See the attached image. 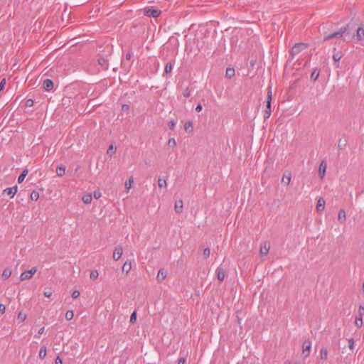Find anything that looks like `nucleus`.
Here are the masks:
<instances>
[{
  "mask_svg": "<svg viewBox=\"0 0 364 364\" xmlns=\"http://www.w3.org/2000/svg\"><path fill=\"white\" fill-rule=\"evenodd\" d=\"M272 98V87L269 86L267 88V95L266 99V109L264 110V118L268 119L271 115V102Z\"/></svg>",
  "mask_w": 364,
  "mask_h": 364,
  "instance_id": "f257e3e1",
  "label": "nucleus"
},
{
  "mask_svg": "<svg viewBox=\"0 0 364 364\" xmlns=\"http://www.w3.org/2000/svg\"><path fill=\"white\" fill-rule=\"evenodd\" d=\"M348 25L342 27L339 31L336 32H333L323 38V41H328L333 38H340L343 36V35L348 30Z\"/></svg>",
  "mask_w": 364,
  "mask_h": 364,
  "instance_id": "f03ea898",
  "label": "nucleus"
},
{
  "mask_svg": "<svg viewBox=\"0 0 364 364\" xmlns=\"http://www.w3.org/2000/svg\"><path fill=\"white\" fill-rule=\"evenodd\" d=\"M307 48V44L303 43H296L291 50V54L295 55L299 54L302 50Z\"/></svg>",
  "mask_w": 364,
  "mask_h": 364,
  "instance_id": "7ed1b4c3",
  "label": "nucleus"
},
{
  "mask_svg": "<svg viewBox=\"0 0 364 364\" xmlns=\"http://www.w3.org/2000/svg\"><path fill=\"white\" fill-rule=\"evenodd\" d=\"M144 15L149 17L156 18L161 14V10L146 8L144 12Z\"/></svg>",
  "mask_w": 364,
  "mask_h": 364,
  "instance_id": "20e7f679",
  "label": "nucleus"
},
{
  "mask_svg": "<svg viewBox=\"0 0 364 364\" xmlns=\"http://www.w3.org/2000/svg\"><path fill=\"white\" fill-rule=\"evenodd\" d=\"M311 342L309 340H306L303 343V355L304 357H307L310 354L311 351Z\"/></svg>",
  "mask_w": 364,
  "mask_h": 364,
  "instance_id": "39448f33",
  "label": "nucleus"
},
{
  "mask_svg": "<svg viewBox=\"0 0 364 364\" xmlns=\"http://www.w3.org/2000/svg\"><path fill=\"white\" fill-rule=\"evenodd\" d=\"M270 245L267 242H264L260 247L259 254L262 256L267 255L269 251Z\"/></svg>",
  "mask_w": 364,
  "mask_h": 364,
  "instance_id": "423d86ee",
  "label": "nucleus"
},
{
  "mask_svg": "<svg viewBox=\"0 0 364 364\" xmlns=\"http://www.w3.org/2000/svg\"><path fill=\"white\" fill-rule=\"evenodd\" d=\"M216 274L218 279L220 282H223L225 279L226 275L225 270L223 267H218L216 269Z\"/></svg>",
  "mask_w": 364,
  "mask_h": 364,
  "instance_id": "0eeeda50",
  "label": "nucleus"
},
{
  "mask_svg": "<svg viewBox=\"0 0 364 364\" xmlns=\"http://www.w3.org/2000/svg\"><path fill=\"white\" fill-rule=\"evenodd\" d=\"M123 254V250L121 247H117L113 252V259L115 261H117L122 255Z\"/></svg>",
  "mask_w": 364,
  "mask_h": 364,
  "instance_id": "6e6552de",
  "label": "nucleus"
},
{
  "mask_svg": "<svg viewBox=\"0 0 364 364\" xmlns=\"http://www.w3.org/2000/svg\"><path fill=\"white\" fill-rule=\"evenodd\" d=\"M43 87L46 91H50L53 88V82L50 79H46L43 81Z\"/></svg>",
  "mask_w": 364,
  "mask_h": 364,
  "instance_id": "1a4fd4ad",
  "label": "nucleus"
},
{
  "mask_svg": "<svg viewBox=\"0 0 364 364\" xmlns=\"http://www.w3.org/2000/svg\"><path fill=\"white\" fill-rule=\"evenodd\" d=\"M325 208V200L323 198H320L316 204V210L318 213L322 212Z\"/></svg>",
  "mask_w": 364,
  "mask_h": 364,
  "instance_id": "9d476101",
  "label": "nucleus"
},
{
  "mask_svg": "<svg viewBox=\"0 0 364 364\" xmlns=\"http://www.w3.org/2000/svg\"><path fill=\"white\" fill-rule=\"evenodd\" d=\"M326 164L324 161H322L320 164L318 168V173L320 175L321 178H323L326 173Z\"/></svg>",
  "mask_w": 364,
  "mask_h": 364,
  "instance_id": "9b49d317",
  "label": "nucleus"
},
{
  "mask_svg": "<svg viewBox=\"0 0 364 364\" xmlns=\"http://www.w3.org/2000/svg\"><path fill=\"white\" fill-rule=\"evenodd\" d=\"M17 186H15L11 188H7L4 191V193H6L7 195L10 196L11 198H13L14 195L17 192Z\"/></svg>",
  "mask_w": 364,
  "mask_h": 364,
  "instance_id": "f8f14e48",
  "label": "nucleus"
},
{
  "mask_svg": "<svg viewBox=\"0 0 364 364\" xmlns=\"http://www.w3.org/2000/svg\"><path fill=\"white\" fill-rule=\"evenodd\" d=\"M291 174L290 172L284 173L282 178V183L288 186L291 182Z\"/></svg>",
  "mask_w": 364,
  "mask_h": 364,
  "instance_id": "ddd939ff",
  "label": "nucleus"
},
{
  "mask_svg": "<svg viewBox=\"0 0 364 364\" xmlns=\"http://www.w3.org/2000/svg\"><path fill=\"white\" fill-rule=\"evenodd\" d=\"M174 209L177 213H182V211H183V200H179L175 203Z\"/></svg>",
  "mask_w": 364,
  "mask_h": 364,
  "instance_id": "4468645a",
  "label": "nucleus"
},
{
  "mask_svg": "<svg viewBox=\"0 0 364 364\" xmlns=\"http://www.w3.org/2000/svg\"><path fill=\"white\" fill-rule=\"evenodd\" d=\"M166 276H167V272L164 269H160L158 272L156 278L159 282H162L163 280H164L166 279Z\"/></svg>",
  "mask_w": 364,
  "mask_h": 364,
  "instance_id": "2eb2a0df",
  "label": "nucleus"
},
{
  "mask_svg": "<svg viewBox=\"0 0 364 364\" xmlns=\"http://www.w3.org/2000/svg\"><path fill=\"white\" fill-rule=\"evenodd\" d=\"M346 211L343 209H341L338 212V220L341 223H343L346 221Z\"/></svg>",
  "mask_w": 364,
  "mask_h": 364,
  "instance_id": "dca6fc26",
  "label": "nucleus"
},
{
  "mask_svg": "<svg viewBox=\"0 0 364 364\" xmlns=\"http://www.w3.org/2000/svg\"><path fill=\"white\" fill-rule=\"evenodd\" d=\"M98 63L102 66L103 70L108 68V60L105 58H100L98 59Z\"/></svg>",
  "mask_w": 364,
  "mask_h": 364,
  "instance_id": "f3484780",
  "label": "nucleus"
},
{
  "mask_svg": "<svg viewBox=\"0 0 364 364\" xmlns=\"http://www.w3.org/2000/svg\"><path fill=\"white\" fill-rule=\"evenodd\" d=\"M65 173V167L63 165H60L56 168V174L58 176H63Z\"/></svg>",
  "mask_w": 364,
  "mask_h": 364,
  "instance_id": "a211bd4d",
  "label": "nucleus"
},
{
  "mask_svg": "<svg viewBox=\"0 0 364 364\" xmlns=\"http://www.w3.org/2000/svg\"><path fill=\"white\" fill-rule=\"evenodd\" d=\"M132 269L131 262H125L122 266V272H126L127 274Z\"/></svg>",
  "mask_w": 364,
  "mask_h": 364,
  "instance_id": "6ab92c4d",
  "label": "nucleus"
},
{
  "mask_svg": "<svg viewBox=\"0 0 364 364\" xmlns=\"http://www.w3.org/2000/svg\"><path fill=\"white\" fill-rule=\"evenodd\" d=\"M356 36L358 40H361L364 37V25L357 29Z\"/></svg>",
  "mask_w": 364,
  "mask_h": 364,
  "instance_id": "aec40b11",
  "label": "nucleus"
},
{
  "mask_svg": "<svg viewBox=\"0 0 364 364\" xmlns=\"http://www.w3.org/2000/svg\"><path fill=\"white\" fill-rule=\"evenodd\" d=\"M184 129H185L186 132H189V133L192 132L193 130L192 122H191V121L186 122L184 125Z\"/></svg>",
  "mask_w": 364,
  "mask_h": 364,
  "instance_id": "412c9836",
  "label": "nucleus"
},
{
  "mask_svg": "<svg viewBox=\"0 0 364 364\" xmlns=\"http://www.w3.org/2000/svg\"><path fill=\"white\" fill-rule=\"evenodd\" d=\"M320 358L321 360H326L328 358V350L326 348H322L321 349Z\"/></svg>",
  "mask_w": 364,
  "mask_h": 364,
  "instance_id": "4be33fe9",
  "label": "nucleus"
},
{
  "mask_svg": "<svg viewBox=\"0 0 364 364\" xmlns=\"http://www.w3.org/2000/svg\"><path fill=\"white\" fill-rule=\"evenodd\" d=\"M82 200L85 204H89L92 202V196L91 194H85L82 196Z\"/></svg>",
  "mask_w": 364,
  "mask_h": 364,
  "instance_id": "5701e85b",
  "label": "nucleus"
},
{
  "mask_svg": "<svg viewBox=\"0 0 364 364\" xmlns=\"http://www.w3.org/2000/svg\"><path fill=\"white\" fill-rule=\"evenodd\" d=\"M11 268H6L4 271H3V273H2V277L4 279H6L10 277V276L11 275Z\"/></svg>",
  "mask_w": 364,
  "mask_h": 364,
  "instance_id": "b1692460",
  "label": "nucleus"
},
{
  "mask_svg": "<svg viewBox=\"0 0 364 364\" xmlns=\"http://www.w3.org/2000/svg\"><path fill=\"white\" fill-rule=\"evenodd\" d=\"M225 75L228 78H231L235 75V70L232 68H228L226 69Z\"/></svg>",
  "mask_w": 364,
  "mask_h": 364,
  "instance_id": "393cba45",
  "label": "nucleus"
},
{
  "mask_svg": "<svg viewBox=\"0 0 364 364\" xmlns=\"http://www.w3.org/2000/svg\"><path fill=\"white\" fill-rule=\"evenodd\" d=\"M31 277H32V276L31 274H29V272L28 271H26V272H23L21 273V274L20 276V279L21 281H24L26 279H29Z\"/></svg>",
  "mask_w": 364,
  "mask_h": 364,
  "instance_id": "a878e982",
  "label": "nucleus"
},
{
  "mask_svg": "<svg viewBox=\"0 0 364 364\" xmlns=\"http://www.w3.org/2000/svg\"><path fill=\"white\" fill-rule=\"evenodd\" d=\"M355 324L358 328H361L363 326V316L358 315L355 318Z\"/></svg>",
  "mask_w": 364,
  "mask_h": 364,
  "instance_id": "bb28decb",
  "label": "nucleus"
},
{
  "mask_svg": "<svg viewBox=\"0 0 364 364\" xmlns=\"http://www.w3.org/2000/svg\"><path fill=\"white\" fill-rule=\"evenodd\" d=\"M28 170L27 169H24L23 171V172L21 173V174L18 176V182L19 183H22L25 178V177L27 176L28 174Z\"/></svg>",
  "mask_w": 364,
  "mask_h": 364,
  "instance_id": "cd10ccee",
  "label": "nucleus"
},
{
  "mask_svg": "<svg viewBox=\"0 0 364 364\" xmlns=\"http://www.w3.org/2000/svg\"><path fill=\"white\" fill-rule=\"evenodd\" d=\"M133 183L134 179L132 176L130 177L129 180L125 182V188L127 189V191H129L132 188Z\"/></svg>",
  "mask_w": 364,
  "mask_h": 364,
  "instance_id": "c85d7f7f",
  "label": "nucleus"
},
{
  "mask_svg": "<svg viewBox=\"0 0 364 364\" xmlns=\"http://www.w3.org/2000/svg\"><path fill=\"white\" fill-rule=\"evenodd\" d=\"M46 347L42 346L39 351V357L41 359H43L46 357Z\"/></svg>",
  "mask_w": 364,
  "mask_h": 364,
  "instance_id": "c756f323",
  "label": "nucleus"
},
{
  "mask_svg": "<svg viewBox=\"0 0 364 364\" xmlns=\"http://www.w3.org/2000/svg\"><path fill=\"white\" fill-rule=\"evenodd\" d=\"M116 149V146H114L112 144H111L107 151V154L112 156L115 153Z\"/></svg>",
  "mask_w": 364,
  "mask_h": 364,
  "instance_id": "7c9ffc66",
  "label": "nucleus"
},
{
  "mask_svg": "<svg viewBox=\"0 0 364 364\" xmlns=\"http://www.w3.org/2000/svg\"><path fill=\"white\" fill-rule=\"evenodd\" d=\"M39 198V193L38 191H33L31 193V199L32 200H37Z\"/></svg>",
  "mask_w": 364,
  "mask_h": 364,
  "instance_id": "2f4dec72",
  "label": "nucleus"
},
{
  "mask_svg": "<svg viewBox=\"0 0 364 364\" xmlns=\"http://www.w3.org/2000/svg\"><path fill=\"white\" fill-rule=\"evenodd\" d=\"M158 186L159 188L166 187V186H167L166 181L165 179L159 178Z\"/></svg>",
  "mask_w": 364,
  "mask_h": 364,
  "instance_id": "473e14b6",
  "label": "nucleus"
},
{
  "mask_svg": "<svg viewBox=\"0 0 364 364\" xmlns=\"http://www.w3.org/2000/svg\"><path fill=\"white\" fill-rule=\"evenodd\" d=\"M99 273L97 270H92L90 273V277L91 279L95 280L98 277Z\"/></svg>",
  "mask_w": 364,
  "mask_h": 364,
  "instance_id": "72a5a7b5",
  "label": "nucleus"
},
{
  "mask_svg": "<svg viewBox=\"0 0 364 364\" xmlns=\"http://www.w3.org/2000/svg\"><path fill=\"white\" fill-rule=\"evenodd\" d=\"M74 316V313L73 311H68L66 313H65V318L68 320V321H70L71 320Z\"/></svg>",
  "mask_w": 364,
  "mask_h": 364,
  "instance_id": "f704fd0d",
  "label": "nucleus"
},
{
  "mask_svg": "<svg viewBox=\"0 0 364 364\" xmlns=\"http://www.w3.org/2000/svg\"><path fill=\"white\" fill-rule=\"evenodd\" d=\"M172 68H173V67H172V65H171V63H166V66H165V73H166V74L170 73L171 72V70H172Z\"/></svg>",
  "mask_w": 364,
  "mask_h": 364,
  "instance_id": "c9c22d12",
  "label": "nucleus"
},
{
  "mask_svg": "<svg viewBox=\"0 0 364 364\" xmlns=\"http://www.w3.org/2000/svg\"><path fill=\"white\" fill-rule=\"evenodd\" d=\"M26 314L20 311L18 314V319L20 321H23L26 320Z\"/></svg>",
  "mask_w": 364,
  "mask_h": 364,
  "instance_id": "e433bc0d",
  "label": "nucleus"
},
{
  "mask_svg": "<svg viewBox=\"0 0 364 364\" xmlns=\"http://www.w3.org/2000/svg\"><path fill=\"white\" fill-rule=\"evenodd\" d=\"M341 58V55L339 53H334L333 55V59L336 63H338V61Z\"/></svg>",
  "mask_w": 364,
  "mask_h": 364,
  "instance_id": "4c0bfd02",
  "label": "nucleus"
},
{
  "mask_svg": "<svg viewBox=\"0 0 364 364\" xmlns=\"http://www.w3.org/2000/svg\"><path fill=\"white\" fill-rule=\"evenodd\" d=\"M176 142L175 139H173V138L169 139V140L168 141V146L170 147H174V146H176Z\"/></svg>",
  "mask_w": 364,
  "mask_h": 364,
  "instance_id": "58836bf2",
  "label": "nucleus"
},
{
  "mask_svg": "<svg viewBox=\"0 0 364 364\" xmlns=\"http://www.w3.org/2000/svg\"><path fill=\"white\" fill-rule=\"evenodd\" d=\"M136 321V312L134 311L130 316V322L134 323Z\"/></svg>",
  "mask_w": 364,
  "mask_h": 364,
  "instance_id": "ea45409f",
  "label": "nucleus"
},
{
  "mask_svg": "<svg viewBox=\"0 0 364 364\" xmlns=\"http://www.w3.org/2000/svg\"><path fill=\"white\" fill-rule=\"evenodd\" d=\"M183 97H186V98H187V97H190V95H191V90H189V88H188V87H186V88L183 90Z\"/></svg>",
  "mask_w": 364,
  "mask_h": 364,
  "instance_id": "a19ab883",
  "label": "nucleus"
},
{
  "mask_svg": "<svg viewBox=\"0 0 364 364\" xmlns=\"http://www.w3.org/2000/svg\"><path fill=\"white\" fill-rule=\"evenodd\" d=\"M203 255V257H204L205 258H208V257H210V249H209V248H205V249H204Z\"/></svg>",
  "mask_w": 364,
  "mask_h": 364,
  "instance_id": "79ce46f5",
  "label": "nucleus"
},
{
  "mask_svg": "<svg viewBox=\"0 0 364 364\" xmlns=\"http://www.w3.org/2000/svg\"><path fill=\"white\" fill-rule=\"evenodd\" d=\"M348 347L349 348L353 350L354 348V340L353 338L348 339Z\"/></svg>",
  "mask_w": 364,
  "mask_h": 364,
  "instance_id": "37998d69",
  "label": "nucleus"
},
{
  "mask_svg": "<svg viewBox=\"0 0 364 364\" xmlns=\"http://www.w3.org/2000/svg\"><path fill=\"white\" fill-rule=\"evenodd\" d=\"M80 293L78 290H75L72 294V297L76 299L80 296Z\"/></svg>",
  "mask_w": 364,
  "mask_h": 364,
  "instance_id": "c03bdc74",
  "label": "nucleus"
},
{
  "mask_svg": "<svg viewBox=\"0 0 364 364\" xmlns=\"http://www.w3.org/2000/svg\"><path fill=\"white\" fill-rule=\"evenodd\" d=\"M5 84H6V79L4 78L0 82V92L4 89Z\"/></svg>",
  "mask_w": 364,
  "mask_h": 364,
  "instance_id": "a18cd8bd",
  "label": "nucleus"
},
{
  "mask_svg": "<svg viewBox=\"0 0 364 364\" xmlns=\"http://www.w3.org/2000/svg\"><path fill=\"white\" fill-rule=\"evenodd\" d=\"M358 315H360V316H363L364 315V307L362 306H359Z\"/></svg>",
  "mask_w": 364,
  "mask_h": 364,
  "instance_id": "49530a36",
  "label": "nucleus"
},
{
  "mask_svg": "<svg viewBox=\"0 0 364 364\" xmlns=\"http://www.w3.org/2000/svg\"><path fill=\"white\" fill-rule=\"evenodd\" d=\"M28 272H29V274H31L33 277V275L37 272V267H34Z\"/></svg>",
  "mask_w": 364,
  "mask_h": 364,
  "instance_id": "de8ad7c7",
  "label": "nucleus"
},
{
  "mask_svg": "<svg viewBox=\"0 0 364 364\" xmlns=\"http://www.w3.org/2000/svg\"><path fill=\"white\" fill-rule=\"evenodd\" d=\"M175 124H176L175 122L173 120H171L168 122V126L169 129H173L175 127Z\"/></svg>",
  "mask_w": 364,
  "mask_h": 364,
  "instance_id": "09e8293b",
  "label": "nucleus"
},
{
  "mask_svg": "<svg viewBox=\"0 0 364 364\" xmlns=\"http://www.w3.org/2000/svg\"><path fill=\"white\" fill-rule=\"evenodd\" d=\"M311 78L314 79V80H316L318 77V73H316V71H314L312 73H311Z\"/></svg>",
  "mask_w": 364,
  "mask_h": 364,
  "instance_id": "8fccbe9b",
  "label": "nucleus"
},
{
  "mask_svg": "<svg viewBox=\"0 0 364 364\" xmlns=\"http://www.w3.org/2000/svg\"><path fill=\"white\" fill-rule=\"evenodd\" d=\"M6 311V306L4 304H0V313L1 314H4Z\"/></svg>",
  "mask_w": 364,
  "mask_h": 364,
  "instance_id": "3c124183",
  "label": "nucleus"
},
{
  "mask_svg": "<svg viewBox=\"0 0 364 364\" xmlns=\"http://www.w3.org/2000/svg\"><path fill=\"white\" fill-rule=\"evenodd\" d=\"M55 364H63V360L60 358V356H58L55 360Z\"/></svg>",
  "mask_w": 364,
  "mask_h": 364,
  "instance_id": "603ef678",
  "label": "nucleus"
},
{
  "mask_svg": "<svg viewBox=\"0 0 364 364\" xmlns=\"http://www.w3.org/2000/svg\"><path fill=\"white\" fill-rule=\"evenodd\" d=\"M94 197L96 198V199H98L101 197V193L99 192V191H95L94 192Z\"/></svg>",
  "mask_w": 364,
  "mask_h": 364,
  "instance_id": "864d4df0",
  "label": "nucleus"
},
{
  "mask_svg": "<svg viewBox=\"0 0 364 364\" xmlns=\"http://www.w3.org/2000/svg\"><path fill=\"white\" fill-rule=\"evenodd\" d=\"M33 105V101L32 100H31V99H30V100H28L26 101V105L27 107H31V106H32Z\"/></svg>",
  "mask_w": 364,
  "mask_h": 364,
  "instance_id": "5fc2aeb1",
  "label": "nucleus"
},
{
  "mask_svg": "<svg viewBox=\"0 0 364 364\" xmlns=\"http://www.w3.org/2000/svg\"><path fill=\"white\" fill-rule=\"evenodd\" d=\"M129 105H123L122 106V111H124V112H125V111H128V110H129Z\"/></svg>",
  "mask_w": 364,
  "mask_h": 364,
  "instance_id": "6e6d98bb",
  "label": "nucleus"
},
{
  "mask_svg": "<svg viewBox=\"0 0 364 364\" xmlns=\"http://www.w3.org/2000/svg\"><path fill=\"white\" fill-rule=\"evenodd\" d=\"M202 105L201 104H198L196 107V111L198 112H200L202 110Z\"/></svg>",
  "mask_w": 364,
  "mask_h": 364,
  "instance_id": "4d7b16f0",
  "label": "nucleus"
},
{
  "mask_svg": "<svg viewBox=\"0 0 364 364\" xmlns=\"http://www.w3.org/2000/svg\"><path fill=\"white\" fill-rule=\"evenodd\" d=\"M186 360L183 358H181L178 361V364H185Z\"/></svg>",
  "mask_w": 364,
  "mask_h": 364,
  "instance_id": "13d9d810",
  "label": "nucleus"
},
{
  "mask_svg": "<svg viewBox=\"0 0 364 364\" xmlns=\"http://www.w3.org/2000/svg\"><path fill=\"white\" fill-rule=\"evenodd\" d=\"M43 294L46 297H50L52 295V292L51 291H45Z\"/></svg>",
  "mask_w": 364,
  "mask_h": 364,
  "instance_id": "bf43d9fd",
  "label": "nucleus"
},
{
  "mask_svg": "<svg viewBox=\"0 0 364 364\" xmlns=\"http://www.w3.org/2000/svg\"><path fill=\"white\" fill-rule=\"evenodd\" d=\"M345 146V144H341V140L338 141V146L339 149H342Z\"/></svg>",
  "mask_w": 364,
  "mask_h": 364,
  "instance_id": "052dcab7",
  "label": "nucleus"
},
{
  "mask_svg": "<svg viewBox=\"0 0 364 364\" xmlns=\"http://www.w3.org/2000/svg\"><path fill=\"white\" fill-rule=\"evenodd\" d=\"M44 331H45V328H44V327L41 328L39 329V331H38V334H39V335L43 334V333H44Z\"/></svg>",
  "mask_w": 364,
  "mask_h": 364,
  "instance_id": "680f3d73",
  "label": "nucleus"
},
{
  "mask_svg": "<svg viewBox=\"0 0 364 364\" xmlns=\"http://www.w3.org/2000/svg\"><path fill=\"white\" fill-rule=\"evenodd\" d=\"M131 58H132V53H127V55H126V59H127V60H130V59H131Z\"/></svg>",
  "mask_w": 364,
  "mask_h": 364,
  "instance_id": "e2e57ef3",
  "label": "nucleus"
},
{
  "mask_svg": "<svg viewBox=\"0 0 364 364\" xmlns=\"http://www.w3.org/2000/svg\"><path fill=\"white\" fill-rule=\"evenodd\" d=\"M251 65L254 66V62H251Z\"/></svg>",
  "mask_w": 364,
  "mask_h": 364,
  "instance_id": "0e129e2a",
  "label": "nucleus"
},
{
  "mask_svg": "<svg viewBox=\"0 0 364 364\" xmlns=\"http://www.w3.org/2000/svg\"><path fill=\"white\" fill-rule=\"evenodd\" d=\"M294 364H299V363H295Z\"/></svg>",
  "mask_w": 364,
  "mask_h": 364,
  "instance_id": "69168bd1",
  "label": "nucleus"
}]
</instances>
